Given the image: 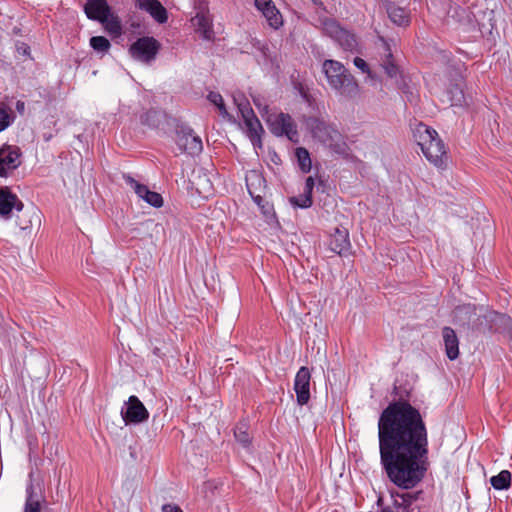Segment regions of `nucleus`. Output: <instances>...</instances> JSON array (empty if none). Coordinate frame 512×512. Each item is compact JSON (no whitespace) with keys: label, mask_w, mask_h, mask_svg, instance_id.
Instances as JSON below:
<instances>
[{"label":"nucleus","mask_w":512,"mask_h":512,"mask_svg":"<svg viewBox=\"0 0 512 512\" xmlns=\"http://www.w3.org/2000/svg\"><path fill=\"white\" fill-rule=\"evenodd\" d=\"M85 13L89 19L103 21L111 13L106 0H88L85 5Z\"/></svg>","instance_id":"obj_20"},{"label":"nucleus","mask_w":512,"mask_h":512,"mask_svg":"<svg viewBox=\"0 0 512 512\" xmlns=\"http://www.w3.org/2000/svg\"><path fill=\"white\" fill-rule=\"evenodd\" d=\"M162 512H183L182 509L176 504H164Z\"/></svg>","instance_id":"obj_44"},{"label":"nucleus","mask_w":512,"mask_h":512,"mask_svg":"<svg viewBox=\"0 0 512 512\" xmlns=\"http://www.w3.org/2000/svg\"><path fill=\"white\" fill-rule=\"evenodd\" d=\"M492 487L496 490H505L510 487L511 473L508 470H502L490 479Z\"/></svg>","instance_id":"obj_25"},{"label":"nucleus","mask_w":512,"mask_h":512,"mask_svg":"<svg viewBox=\"0 0 512 512\" xmlns=\"http://www.w3.org/2000/svg\"><path fill=\"white\" fill-rule=\"evenodd\" d=\"M254 6L271 29L277 31L283 27V16L273 0H254Z\"/></svg>","instance_id":"obj_10"},{"label":"nucleus","mask_w":512,"mask_h":512,"mask_svg":"<svg viewBox=\"0 0 512 512\" xmlns=\"http://www.w3.org/2000/svg\"><path fill=\"white\" fill-rule=\"evenodd\" d=\"M22 106H24V103H21V106L18 104L17 108L22 109Z\"/></svg>","instance_id":"obj_49"},{"label":"nucleus","mask_w":512,"mask_h":512,"mask_svg":"<svg viewBox=\"0 0 512 512\" xmlns=\"http://www.w3.org/2000/svg\"><path fill=\"white\" fill-rule=\"evenodd\" d=\"M300 169L303 172H309L311 170V159L310 154L307 149L299 147L295 151Z\"/></svg>","instance_id":"obj_30"},{"label":"nucleus","mask_w":512,"mask_h":512,"mask_svg":"<svg viewBox=\"0 0 512 512\" xmlns=\"http://www.w3.org/2000/svg\"><path fill=\"white\" fill-rule=\"evenodd\" d=\"M22 106H24V103H21V106L18 104L17 108L22 109Z\"/></svg>","instance_id":"obj_51"},{"label":"nucleus","mask_w":512,"mask_h":512,"mask_svg":"<svg viewBox=\"0 0 512 512\" xmlns=\"http://www.w3.org/2000/svg\"><path fill=\"white\" fill-rule=\"evenodd\" d=\"M380 462L388 478L410 489L424 477L428 436L418 409L405 401L390 403L378 420Z\"/></svg>","instance_id":"obj_1"},{"label":"nucleus","mask_w":512,"mask_h":512,"mask_svg":"<svg viewBox=\"0 0 512 512\" xmlns=\"http://www.w3.org/2000/svg\"><path fill=\"white\" fill-rule=\"evenodd\" d=\"M450 101L452 106H461L464 102L463 91L455 86L449 91Z\"/></svg>","instance_id":"obj_37"},{"label":"nucleus","mask_w":512,"mask_h":512,"mask_svg":"<svg viewBox=\"0 0 512 512\" xmlns=\"http://www.w3.org/2000/svg\"><path fill=\"white\" fill-rule=\"evenodd\" d=\"M234 436L238 443L243 447H248L250 444V435L248 432V424L246 422H240L234 429Z\"/></svg>","instance_id":"obj_26"},{"label":"nucleus","mask_w":512,"mask_h":512,"mask_svg":"<svg viewBox=\"0 0 512 512\" xmlns=\"http://www.w3.org/2000/svg\"><path fill=\"white\" fill-rule=\"evenodd\" d=\"M310 380L311 373L305 366L300 367L294 379V391L296 393V401L300 406L308 404L310 400Z\"/></svg>","instance_id":"obj_12"},{"label":"nucleus","mask_w":512,"mask_h":512,"mask_svg":"<svg viewBox=\"0 0 512 512\" xmlns=\"http://www.w3.org/2000/svg\"><path fill=\"white\" fill-rule=\"evenodd\" d=\"M245 133L247 137L250 139L254 148L262 147V135L264 133V129L256 117L254 112L248 114L247 116H242Z\"/></svg>","instance_id":"obj_13"},{"label":"nucleus","mask_w":512,"mask_h":512,"mask_svg":"<svg viewBox=\"0 0 512 512\" xmlns=\"http://www.w3.org/2000/svg\"><path fill=\"white\" fill-rule=\"evenodd\" d=\"M413 137L431 164L438 168L446 166L448 159L446 148L436 130L423 123H418L413 129Z\"/></svg>","instance_id":"obj_3"},{"label":"nucleus","mask_w":512,"mask_h":512,"mask_svg":"<svg viewBox=\"0 0 512 512\" xmlns=\"http://www.w3.org/2000/svg\"><path fill=\"white\" fill-rule=\"evenodd\" d=\"M158 50L159 44L154 38L142 37L130 46L129 52L135 60L150 63L156 58Z\"/></svg>","instance_id":"obj_8"},{"label":"nucleus","mask_w":512,"mask_h":512,"mask_svg":"<svg viewBox=\"0 0 512 512\" xmlns=\"http://www.w3.org/2000/svg\"><path fill=\"white\" fill-rule=\"evenodd\" d=\"M21 211L23 203L7 188L0 189V215L9 218L13 209Z\"/></svg>","instance_id":"obj_17"},{"label":"nucleus","mask_w":512,"mask_h":512,"mask_svg":"<svg viewBox=\"0 0 512 512\" xmlns=\"http://www.w3.org/2000/svg\"><path fill=\"white\" fill-rule=\"evenodd\" d=\"M105 29L113 35H120L122 31L121 22L118 18V16L114 15L113 13H110L105 20L100 21Z\"/></svg>","instance_id":"obj_27"},{"label":"nucleus","mask_w":512,"mask_h":512,"mask_svg":"<svg viewBox=\"0 0 512 512\" xmlns=\"http://www.w3.org/2000/svg\"><path fill=\"white\" fill-rule=\"evenodd\" d=\"M135 6L149 13L158 23H165L168 19L166 9L158 0H136Z\"/></svg>","instance_id":"obj_18"},{"label":"nucleus","mask_w":512,"mask_h":512,"mask_svg":"<svg viewBox=\"0 0 512 512\" xmlns=\"http://www.w3.org/2000/svg\"><path fill=\"white\" fill-rule=\"evenodd\" d=\"M442 337L448 359L452 361L457 359L459 356V340L456 332L451 327H444Z\"/></svg>","instance_id":"obj_22"},{"label":"nucleus","mask_w":512,"mask_h":512,"mask_svg":"<svg viewBox=\"0 0 512 512\" xmlns=\"http://www.w3.org/2000/svg\"><path fill=\"white\" fill-rule=\"evenodd\" d=\"M323 31L332 38L345 51H354L357 47L355 36L343 29L335 20L326 19L323 21Z\"/></svg>","instance_id":"obj_6"},{"label":"nucleus","mask_w":512,"mask_h":512,"mask_svg":"<svg viewBox=\"0 0 512 512\" xmlns=\"http://www.w3.org/2000/svg\"><path fill=\"white\" fill-rule=\"evenodd\" d=\"M305 126L315 139L327 146L340 137L334 126L319 117H308Z\"/></svg>","instance_id":"obj_5"},{"label":"nucleus","mask_w":512,"mask_h":512,"mask_svg":"<svg viewBox=\"0 0 512 512\" xmlns=\"http://www.w3.org/2000/svg\"><path fill=\"white\" fill-rule=\"evenodd\" d=\"M418 497V493H391L393 507L396 512H404Z\"/></svg>","instance_id":"obj_24"},{"label":"nucleus","mask_w":512,"mask_h":512,"mask_svg":"<svg viewBox=\"0 0 512 512\" xmlns=\"http://www.w3.org/2000/svg\"><path fill=\"white\" fill-rule=\"evenodd\" d=\"M123 179L125 183L130 186V188L135 192V194L142 200L146 197V192H150L149 188L146 185L140 184L137 180H135L130 175H124Z\"/></svg>","instance_id":"obj_28"},{"label":"nucleus","mask_w":512,"mask_h":512,"mask_svg":"<svg viewBox=\"0 0 512 512\" xmlns=\"http://www.w3.org/2000/svg\"><path fill=\"white\" fill-rule=\"evenodd\" d=\"M329 248L338 255H345L351 248L348 231L336 228L335 232L331 235Z\"/></svg>","instance_id":"obj_19"},{"label":"nucleus","mask_w":512,"mask_h":512,"mask_svg":"<svg viewBox=\"0 0 512 512\" xmlns=\"http://www.w3.org/2000/svg\"><path fill=\"white\" fill-rule=\"evenodd\" d=\"M322 73L327 84L336 95L346 99L355 98L359 94V85L354 76L339 61L326 59L322 63Z\"/></svg>","instance_id":"obj_2"},{"label":"nucleus","mask_w":512,"mask_h":512,"mask_svg":"<svg viewBox=\"0 0 512 512\" xmlns=\"http://www.w3.org/2000/svg\"><path fill=\"white\" fill-rule=\"evenodd\" d=\"M192 5L196 12H207L209 10L207 0H192Z\"/></svg>","instance_id":"obj_42"},{"label":"nucleus","mask_w":512,"mask_h":512,"mask_svg":"<svg viewBox=\"0 0 512 512\" xmlns=\"http://www.w3.org/2000/svg\"><path fill=\"white\" fill-rule=\"evenodd\" d=\"M20 148L13 145H4L0 148V177H6L12 170L21 165Z\"/></svg>","instance_id":"obj_11"},{"label":"nucleus","mask_w":512,"mask_h":512,"mask_svg":"<svg viewBox=\"0 0 512 512\" xmlns=\"http://www.w3.org/2000/svg\"><path fill=\"white\" fill-rule=\"evenodd\" d=\"M23 216H27V220L19 219V227L22 230L30 228L33 224V220L40 221L38 211L32 208L30 211H26Z\"/></svg>","instance_id":"obj_34"},{"label":"nucleus","mask_w":512,"mask_h":512,"mask_svg":"<svg viewBox=\"0 0 512 512\" xmlns=\"http://www.w3.org/2000/svg\"><path fill=\"white\" fill-rule=\"evenodd\" d=\"M290 202L294 207L305 209L312 205V197H310L308 194H302L298 197H292Z\"/></svg>","instance_id":"obj_35"},{"label":"nucleus","mask_w":512,"mask_h":512,"mask_svg":"<svg viewBox=\"0 0 512 512\" xmlns=\"http://www.w3.org/2000/svg\"><path fill=\"white\" fill-rule=\"evenodd\" d=\"M380 50V65L382 69L389 78L397 79L399 74V68L394 62L390 45L383 38H381Z\"/></svg>","instance_id":"obj_16"},{"label":"nucleus","mask_w":512,"mask_h":512,"mask_svg":"<svg viewBox=\"0 0 512 512\" xmlns=\"http://www.w3.org/2000/svg\"><path fill=\"white\" fill-rule=\"evenodd\" d=\"M252 99H253L254 105L257 107V109L261 113L262 117L265 118L268 114H270L268 112V105H267L264 97H262L260 95H252Z\"/></svg>","instance_id":"obj_39"},{"label":"nucleus","mask_w":512,"mask_h":512,"mask_svg":"<svg viewBox=\"0 0 512 512\" xmlns=\"http://www.w3.org/2000/svg\"><path fill=\"white\" fill-rule=\"evenodd\" d=\"M246 187L248 193L257 205H261L263 197L261 193L265 189V179L257 170H251L246 174Z\"/></svg>","instance_id":"obj_14"},{"label":"nucleus","mask_w":512,"mask_h":512,"mask_svg":"<svg viewBox=\"0 0 512 512\" xmlns=\"http://www.w3.org/2000/svg\"><path fill=\"white\" fill-rule=\"evenodd\" d=\"M455 320L462 325H477L479 324L480 315L477 309L472 304H464L458 306L454 312Z\"/></svg>","instance_id":"obj_21"},{"label":"nucleus","mask_w":512,"mask_h":512,"mask_svg":"<svg viewBox=\"0 0 512 512\" xmlns=\"http://www.w3.org/2000/svg\"><path fill=\"white\" fill-rule=\"evenodd\" d=\"M145 224L148 226V225H150V224H153V222H152L151 220H148V221H146V223H145Z\"/></svg>","instance_id":"obj_48"},{"label":"nucleus","mask_w":512,"mask_h":512,"mask_svg":"<svg viewBox=\"0 0 512 512\" xmlns=\"http://www.w3.org/2000/svg\"><path fill=\"white\" fill-rule=\"evenodd\" d=\"M191 21L196 32L199 33L203 39L212 40L214 38L213 19L209 10H207V12H196V15Z\"/></svg>","instance_id":"obj_15"},{"label":"nucleus","mask_w":512,"mask_h":512,"mask_svg":"<svg viewBox=\"0 0 512 512\" xmlns=\"http://www.w3.org/2000/svg\"><path fill=\"white\" fill-rule=\"evenodd\" d=\"M233 100L235 105L238 108V111L242 116L248 115L253 112L249 100L245 97V95L241 92H237L233 95Z\"/></svg>","instance_id":"obj_29"},{"label":"nucleus","mask_w":512,"mask_h":512,"mask_svg":"<svg viewBox=\"0 0 512 512\" xmlns=\"http://www.w3.org/2000/svg\"><path fill=\"white\" fill-rule=\"evenodd\" d=\"M175 142L181 152L195 156L203 149L202 140L193 130L187 126H178L176 129Z\"/></svg>","instance_id":"obj_7"},{"label":"nucleus","mask_w":512,"mask_h":512,"mask_svg":"<svg viewBox=\"0 0 512 512\" xmlns=\"http://www.w3.org/2000/svg\"><path fill=\"white\" fill-rule=\"evenodd\" d=\"M208 99H209V101L211 103H213L218 108L220 114L223 117H227L228 116V112H227V109L225 107L223 97L219 93L211 92L208 95Z\"/></svg>","instance_id":"obj_33"},{"label":"nucleus","mask_w":512,"mask_h":512,"mask_svg":"<svg viewBox=\"0 0 512 512\" xmlns=\"http://www.w3.org/2000/svg\"><path fill=\"white\" fill-rule=\"evenodd\" d=\"M26 493H27L26 499L34 498V487L32 484L27 486Z\"/></svg>","instance_id":"obj_45"},{"label":"nucleus","mask_w":512,"mask_h":512,"mask_svg":"<svg viewBox=\"0 0 512 512\" xmlns=\"http://www.w3.org/2000/svg\"><path fill=\"white\" fill-rule=\"evenodd\" d=\"M22 106H24V103H21V106L18 104L17 108L22 109Z\"/></svg>","instance_id":"obj_50"},{"label":"nucleus","mask_w":512,"mask_h":512,"mask_svg":"<svg viewBox=\"0 0 512 512\" xmlns=\"http://www.w3.org/2000/svg\"><path fill=\"white\" fill-rule=\"evenodd\" d=\"M353 63L359 70L367 74V77L369 78L371 85L377 86L378 77L370 70L369 65L364 59L360 57H355Z\"/></svg>","instance_id":"obj_31"},{"label":"nucleus","mask_w":512,"mask_h":512,"mask_svg":"<svg viewBox=\"0 0 512 512\" xmlns=\"http://www.w3.org/2000/svg\"><path fill=\"white\" fill-rule=\"evenodd\" d=\"M143 201L155 208H160L163 205L162 196L155 191L146 192V197Z\"/></svg>","instance_id":"obj_36"},{"label":"nucleus","mask_w":512,"mask_h":512,"mask_svg":"<svg viewBox=\"0 0 512 512\" xmlns=\"http://www.w3.org/2000/svg\"><path fill=\"white\" fill-rule=\"evenodd\" d=\"M13 121L12 114L6 109L0 107V132L7 129Z\"/></svg>","instance_id":"obj_38"},{"label":"nucleus","mask_w":512,"mask_h":512,"mask_svg":"<svg viewBox=\"0 0 512 512\" xmlns=\"http://www.w3.org/2000/svg\"><path fill=\"white\" fill-rule=\"evenodd\" d=\"M159 113L156 111H148L141 116V122L150 127L157 126Z\"/></svg>","instance_id":"obj_40"},{"label":"nucleus","mask_w":512,"mask_h":512,"mask_svg":"<svg viewBox=\"0 0 512 512\" xmlns=\"http://www.w3.org/2000/svg\"><path fill=\"white\" fill-rule=\"evenodd\" d=\"M313 188H314V179L312 177H308L305 181L303 194H308L310 197H312Z\"/></svg>","instance_id":"obj_43"},{"label":"nucleus","mask_w":512,"mask_h":512,"mask_svg":"<svg viewBox=\"0 0 512 512\" xmlns=\"http://www.w3.org/2000/svg\"><path fill=\"white\" fill-rule=\"evenodd\" d=\"M28 50H29V47L28 46H24L23 49H22L23 54H27Z\"/></svg>","instance_id":"obj_47"},{"label":"nucleus","mask_w":512,"mask_h":512,"mask_svg":"<svg viewBox=\"0 0 512 512\" xmlns=\"http://www.w3.org/2000/svg\"><path fill=\"white\" fill-rule=\"evenodd\" d=\"M121 416L126 424H139L149 418V412L139 398L132 395L122 407Z\"/></svg>","instance_id":"obj_9"},{"label":"nucleus","mask_w":512,"mask_h":512,"mask_svg":"<svg viewBox=\"0 0 512 512\" xmlns=\"http://www.w3.org/2000/svg\"><path fill=\"white\" fill-rule=\"evenodd\" d=\"M381 512H396V510L393 506H387L384 507Z\"/></svg>","instance_id":"obj_46"},{"label":"nucleus","mask_w":512,"mask_h":512,"mask_svg":"<svg viewBox=\"0 0 512 512\" xmlns=\"http://www.w3.org/2000/svg\"><path fill=\"white\" fill-rule=\"evenodd\" d=\"M90 46L99 53H105L110 48V42L103 36H94L90 39Z\"/></svg>","instance_id":"obj_32"},{"label":"nucleus","mask_w":512,"mask_h":512,"mask_svg":"<svg viewBox=\"0 0 512 512\" xmlns=\"http://www.w3.org/2000/svg\"><path fill=\"white\" fill-rule=\"evenodd\" d=\"M265 121L273 135L277 137L285 136L294 143L298 142L297 126L289 114L283 112L270 113L265 117Z\"/></svg>","instance_id":"obj_4"},{"label":"nucleus","mask_w":512,"mask_h":512,"mask_svg":"<svg viewBox=\"0 0 512 512\" xmlns=\"http://www.w3.org/2000/svg\"><path fill=\"white\" fill-rule=\"evenodd\" d=\"M24 512H40V502L38 499H26Z\"/></svg>","instance_id":"obj_41"},{"label":"nucleus","mask_w":512,"mask_h":512,"mask_svg":"<svg viewBox=\"0 0 512 512\" xmlns=\"http://www.w3.org/2000/svg\"><path fill=\"white\" fill-rule=\"evenodd\" d=\"M387 13L390 20L398 26H406L410 22V14L406 8L400 7L394 3L389 4Z\"/></svg>","instance_id":"obj_23"}]
</instances>
